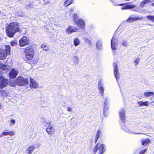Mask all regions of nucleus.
<instances>
[{
    "mask_svg": "<svg viewBox=\"0 0 154 154\" xmlns=\"http://www.w3.org/2000/svg\"><path fill=\"white\" fill-rule=\"evenodd\" d=\"M20 25L17 22L10 23L6 28L7 35L9 37H13L17 32H20Z\"/></svg>",
    "mask_w": 154,
    "mask_h": 154,
    "instance_id": "1",
    "label": "nucleus"
},
{
    "mask_svg": "<svg viewBox=\"0 0 154 154\" xmlns=\"http://www.w3.org/2000/svg\"><path fill=\"white\" fill-rule=\"evenodd\" d=\"M121 127L122 130L130 134H143L140 132H135L134 131H135L136 129L134 126L126 124H125L124 122H122L121 124Z\"/></svg>",
    "mask_w": 154,
    "mask_h": 154,
    "instance_id": "2",
    "label": "nucleus"
},
{
    "mask_svg": "<svg viewBox=\"0 0 154 154\" xmlns=\"http://www.w3.org/2000/svg\"><path fill=\"white\" fill-rule=\"evenodd\" d=\"M106 146L104 144L98 143L95 146L93 151V153L95 154L98 150V154H103L106 151Z\"/></svg>",
    "mask_w": 154,
    "mask_h": 154,
    "instance_id": "3",
    "label": "nucleus"
},
{
    "mask_svg": "<svg viewBox=\"0 0 154 154\" xmlns=\"http://www.w3.org/2000/svg\"><path fill=\"white\" fill-rule=\"evenodd\" d=\"M26 58L30 60L32 59L34 54V51L33 49H26L24 50Z\"/></svg>",
    "mask_w": 154,
    "mask_h": 154,
    "instance_id": "4",
    "label": "nucleus"
},
{
    "mask_svg": "<svg viewBox=\"0 0 154 154\" xmlns=\"http://www.w3.org/2000/svg\"><path fill=\"white\" fill-rule=\"evenodd\" d=\"M10 49H0V60H4L8 55L10 54Z\"/></svg>",
    "mask_w": 154,
    "mask_h": 154,
    "instance_id": "5",
    "label": "nucleus"
},
{
    "mask_svg": "<svg viewBox=\"0 0 154 154\" xmlns=\"http://www.w3.org/2000/svg\"><path fill=\"white\" fill-rule=\"evenodd\" d=\"M28 81L29 80L28 79H24L22 77H18L16 81L17 84L20 86L26 85L28 84Z\"/></svg>",
    "mask_w": 154,
    "mask_h": 154,
    "instance_id": "6",
    "label": "nucleus"
},
{
    "mask_svg": "<svg viewBox=\"0 0 154 154\" xmlns=\"http://www.w3.org/2000/svg\"><path fill=\"white\" fill-rule=\"evenodd\" d=\"M103 86V84L102 81L100 80L98 82L97 88L99 91L100 94L102 96L104 95V89Z\"/></svg>",
    "mask_w": 154,
    "mask_h": 154,
    "instance_id": "7",
    "label": "nucleus"
},
{
    "mask_svg": "<svg viewBox=\"0 0 154 154\" xmlns=\"http://www.w3.org/2000/svg\"><path fill=\"white\" fill-rule=\"evenodd\" d=\"M19 43L21 47H23L29 44V40L26 36H24L20 40Z\"/></svg>",
    "mask_w": 154,
    "mask_h": 154,
    "instance_id": "8",
    "label": "nucleus"
},
{
    "mask_svg": "<svg viewBox=\"0 0 154 154\" xmlns=\"http://www.w3.org/2000/svg\"><path fill=\"white\" fill-rule=\"evenodd\" d=\"M113 66L114 68V73L115 77L117 80L119 78V73L118 71L117 64L115 63H113Z\"/></svg>",
    "mask_w": 154,
    "mask_h": 154,
    "instance_id": "9",
    "label": "nucleus"
},
{
    "mask_svg": "<svg viewBox=\"0 0 154 154\" xmlns=\"http://www.w3.org/2000/svg\"><path fill=\"white\" fill-rule=\"evenodd\" d=\"M143 18V17H134L133 15H131L129 16L128 19L127 20V21L129 23H131L133 22Z\"/></svg>",
    "mask_w": 154,
    "mask_h": 154,
    "instance_id": "10",
    "label": "nucleus"
},
{
    "mask_svg": "<svg viewBox=\"0 0 154 154\" xmlns=\"http://www.w3.org/2000/svg\"><path fill=\"white\" fill-rule=\"evenodd\" d=\"M7 84V80L3 77H0V88L5 87Z\"/></svg>",
    "mask_w": 154,
    "mask_h": 154,
    "instance_id": "11",
    "label": "nucleus"
},
{
    "mask_svg": "<svg viewBox=\"0 0 154 154\" xmlns=\"http://www.w3.org/2000/svg\"><path fill=\"white\" fill-rule=\"evenodd\" d=\"M75 23L77 25L78 27L80 29H84L85 28V25L83 20L81 19L79 20L77 22H75Z\"/></svg>",
    "mask_w": 154,
    "mask_h": 154,
    "instance_id": "12",
    "label": "nucleus"
},
{
    "mask_svg": "<svg viewBox=\"0 0 154 154\" xmlns=\"http://www.w3.org/2000/svg\"><path fill=\"white\" fill-rule=\"evenodd\" d=\"M119 114L120 118L122 121V122H125V111L123 109H121L119 111Z\"/></svg>",
    "mask_w": 154,
    "mask_h": 154,
    "instance_id": "13",
    "label": "nucleus"
},
{
    "mask_svg": "<svg viewBox=\"0 0 154 154\" xmlns=\"http://www.w3.org/2000/svg\"><path fill=\"white\" fill-rule=\"evenodd\" d=\"M18 73V71L16 69H11L9 73V77L13 79L16 77Z\"/></svg>",
    "mask_w": 154,
    "mask_h": 154,
    "instance_id": "14",
    "label": "nucleus"
},
{
    "mask_svg": "<svg viewBox=\"0 0 154 154\" xmlns=\"http://www.w3.org/2000/svg\"><path fill=\"white\" fill-rule=\"evenodd\" d=\"M30 87L35 88L38 87V84L34 79L30 78Z\"/></svg>",
    "mask_w": 154,
    "mask_h": 154,
    "instance_id": "15",
    "label": "nucleus"
},
{
    "mask_svg": "<svg viewBox=\"0 0 154 154\" xmlns=\"http://www.w3.org/2000/svg\"><path fill=\"white\" fill-rule=\"evenodd\" d=\"M77 30V29L74 26H70L66 29V32L67 34H70L72 32H76Z\"/></svg>",
    "mask_w": 154,
    "mask_h": 154,
    "instance_id": "16",
    "label": "nucleus"
},
{
    "mask_svg": "<svg viewBox=\"0 0 154 154\" xmlns=\"http://www.w3.org/2000/svg\"><path fill=\"white\" fill-rule=\"evenodd\" d=\"M46 131L48 134L52 135L54 134L55 130L52 126L49 125L46 129Z\"/></svg>",
    "mask_w": 154,
    "mask_h": 154,
    "instance_id": "17",
    "label": "nucleus"
},
{
    "mask_svg": "<svg viewBox=\"0 0 154 154\" xmlns=\"http://www.w3.org/2000/svg\"><path fill=\"white\" fill-rule=\"evenodd\" d=\"M71 62L73 65H77L79 63V57L76 56H73L70 60Z\"/></svg>",
    "mask_w": 154,
    "mask_h": 154,
    "instance_id": "18",
    "label": "nucleus"
},
{
    "mask_svg": "<svg viewBox=\"0 0 154 154\" xmlns=\"http://www.w3.org/2000/svg\"><path fill=\"white\" fill-rule=\"evenodd\" d=\"M6 130L4 131L0 135V137H3L5 136L10 135L12 136L14 134L15 132L13 131H10L9 132L5 131Z\"/></svg>",
    "mask_w": 154,
    "mask_h": 154,
    "instance_id": "19",
    "label": "nucleus"
},
{
    "mask_svg": "<svg viewBox=\"0 0 154 154\" xmlns=\"http://www.w3.org/2000/svg\"><path fill=\"white\" fill-rule=\"evenodd\" d=\"M124 6L121 8V9L122 10H125L128 9L134 8L136 7L135 5L134 4L128 5L125 4V5H124Z\"/></svg>",
    "mask_w": 154,
    "mask_h": 154,
    "instance_id": "20",
    "label": "nucleus"
},
{
    "mask_svg": "<svg viewBox=\"0 0 154 154\" xmlns=\"http://www.w3.org/2000/svg\"><path fill=\"white\" fill-rule=\"evenodd\" d=\"M35 146L33 145L30 146L27 149L26 152L27 154H32V153L34 149Z\"/></svg>",
    "mask_w": 154,
    "mask_h": 154,
    "instance_id": "21",
    "label": "nucleus"
},
{
    "mask_svg": "<svg viewBox=\"0 0 154 154\" xmlns=\"http://www.w3.org/2000/svg\"><path fill=\"white\" fill-rule=\"evenodd\" d=\"M116 41L117 38L115 36H113L111 42V48H115L116 47Z\"/></svg>",
    "mask_w": 154,
    "mask_h": 154,
    "instance_id": "22",
    "label": "nucleus"
},
{
    "mask_svg": "<svg viewBox=\"0 0 154 154\" xmlns=\"http://www.w3.org/2000/svg\"><path fill=\"white\" fill-rule=\"evenodd\" d=\"M10 68V67L7 65V64H3L0 63V69L3 70H6L7 69H8Z\"/></svg>",
    "mask_w": 154,
    "mask_h": 154,
    "instance_id": "23",
    "label": "nucleus"
},
{
    "mask_svg": "<svg viewBox=\"0 0 154 154\" xmlns=\"http://www.w3.org/2000/svg\"><path fill=\"white\" fill-rule=\"evenodd\" d=\"M102 135V132L100 130H98L97 133L96 135L95 138L94 140V143H96L98 139L101 137Z\"/></svg>",
    "mask_w": 154,
    "mask_h": 154,
    "instance_id": "24",
    "label": "nucleus"
},
{
    "mask_svg": "<svg viewBox=\"0 0 154 154\" xmlns=\"http://www.w3.org/2000/svg\"><path fill=\"white\" fill-rule=\"evenodd\" d=\"M142 144L144 146H146L147 144L150 143V140L148 139H143L141 140Z\"/></svg>",
    "mask_w": 154,
    "mask_h": 154,
    "instance_id": "25",
    "label": "nucleus"
},
{
    "mask_svg": "<svg viewBox=\"0 0 154 154\" xmlns=\"http://www.w3.org/2000/svg\"><path fill=\"white\" fill-rule=\"evenodd\" d=\"M143 95L145 97H148L151 96H153L154 95V94L152 92H145L143 93Z\"/></svg>",
    "mask_w": 154,
    "mask_h": 154,
    "instance_id": "26",
    "label": "nucleus"
},
{
    "mask_svg": "<svg viewBox=\"0 0 154 154\" xmlns=\"http://www.w3.org/2000/svg\"><path fill=\"white\" fill-rule=\"evenodd\" d=\"M138 104L140 106H149V102L148 101H140L138 102Z\"/></svg>",
    "mask_w": 154,
    "mask_h": 154,
    "instance_id": "27",
    "label": "nucleus"
},
{
    "mask_svg": "<svg viewBox=\"0 0 154 154\" xmlns=\"http://www.w3.org/2000/svg\"><path fill=\"white\" fill-rule=\"evenodd\" d=\"M103 113L105 116H106V114H105V112L107 111L109 109V105L104 104L103 105Z\"/></svg>",
    "mask_w": 154,
    "mask_h": 154,
    "instance_id": "28",
    "label": "nucleus"
},
{
    "mask_svg": "<svg viewBox=\"0 0 154 154\" xmlns=\"http://www.w3.org/2000/svg\"><path fill=\"white\" fill-rule=\"evenodd\" d=\"M74 43L75 45H78L80 44V40L78 38H76L74 40Z\"/></svg>",
    "mask_w": 154,
    "mask_h": 154,
    "instance_id": "29",
    "label": "nucleus"
},
{
    "mask_svg": "<svg viewBox=\"0 0 154 154\" xmlns=\"http://www.w3.org/2000/svg\"><path fill=\"white\" fill-rule=\"evenodd\" d=\"M72 1V0H66L64 3V5L67 6L70 5Z\"/></svg>",
    "mask_w": 154,
    "mask_h": 154,
    "instance_id": "30",
    "label": "nucleus"
},
{
    "mask_svg": "<svg viewBox=\"0 0 154 154\" xmlns=\"http://www.w3.org/2000/svg\"><path fill=\"white\" fill-rule=\"evenodd\" d=\"M102 41L101 40H99L97 43L96 46L97 48H99V47H101L102 46Z\"/></svg>",
    "mask_w": 154,
    "mask_h": 154,
    "instance_id": "31",
    "label": "nucleus"
},
{
    "mask_svg": "<svg viewBox=\"0 0 154 154\" xmlns=\"http://www.w3.org/2000/svg\"><path fill=\"white\" fill-rule=\"evenodd\" d=\"M2 96H3L4 97H6L8 96L9 93L7 91L5 90L2 92Z\"/></svg>",
    "mask_w": 154,
    "mask_h": 154,
    "instance_id": "32",
    "label": "nucleus"
},
{
    "mask_svg": "<svg viewBox=\"0 0 154 154\" xmlns=\"http://www.w3.org/2000/svg\"><path fill=\"white\" fill-rule=\"evenodd\" d=\"M17 41L16 40H14L11 42V45L12 47H15L17 44Z\"/></svg>",
    "mask_w": 154,
    "mask_h": 154,
    "instance_id": "33",
    "label": "nucleus"
},
{
    "mask_svg": "<svg viewBox=\"0 0 154 154\" xmlns=\"http://www.w3.org/2000/svg\"><path fill=\"white\" fill-rule=\"evenodd\" d=\"M109 97L106 98L103 103L104 104L109 105Z\"/></svg>",
    "mask_w": 154,
    "mask_h": 154,
    "instance_id": "34",
    "label": "nucleus"
},
{
    "mask_svg": "<svg viewBox=\"0 0 154 154\" xmlns=\"http://www.w3.org/2000/svg\"><path fill=\"white\" fill-rule=\"evenodd\" d=\"M147 19L154 22V16L149 15L147 16Z\"/></svg>",
    "mask_w": 154,
    "mask_h": 154,
    "instance_id": "35",
    "label": "nucleus"
},
{
    "mask_svg": "<svg viewBox=\"0 0 154 154\" xmlns=\"http://www.w3.org/2000/svg\"><path fill=\"white\" fill-rule=\"evenodd\" d=\"M73 18L74 19V21L75 23V22H77L78 20V16L76 14H74L73 15Z\"/></svg>",
    "mask_w": 154,
    "mask_h": 154,
    "instance_id": "36",
    "label": "nucleus"
},
{
    "mask_svg": "<svg viewBox=\"0 0 154 154\" xmlns=\"http://www.w3.org/2000/svg\"><path fill=\"white\" fill-rule=\"evenodd\" d=\"M121 44L122 45L124 46L125 47H127L128 45L127 42L126 41H122L121 43Z\"/></svg>",
    "mask_w": 154,
    "mask_h": 154,
    "instance_id": "37",
    "label": "nucleus"
},
{
    "mask_svg": "<svg viewBox=\"0 0 154 154\" xmlns=\"http://www.w3.org/2000/svg\"><path fill=\"white\" fill-rule=\"evenodd\" d=\"M140 61V59L139 58H137L136 59L135 61H134V64L135 65H137L139 63Z\"/></svg>",
    "mask_w": 154,
    "mask_h": 154,
    "instance_id": "38",
    "label": "nucleus"
},
{
    "mask_svg": "<svg viewBox=\"0 0 154 154\" xmlns=\"http://www.w3.org/2000/svg\"><path fill=\"white\" fill-rule=\"evenodd\" d=\"M147 150V149H144L143 150H141L139 153V154H143L146 152Z\"/></svg>",
    "mask_w": 154,
    "mask_h": 154,
    "instance_id": "39",
    "label": "nucleus"
},
{
    "mask_svg": "<svg viewBox=\"0 0 154 154\" xmlns=\"http://www.w3.org/2000/svg\"><path fill=\"white\" fill-rule=\"evenodd\" d=\"M84 40L87 43H88L89 44H91V42L90 40H89V39H87L86 38H85Z\"/></svg>",
    "mask_w": 154,
    "mask_h": 154,
    "instance_id": "40",
    "label": "nucleus"
},
{
    "mask_svg": "<svg viewBox=\"0 0 154 154\" xmlns=\"http://www.w3.org/2000/svg\"><path fill=\"white\" fill-rule=\"evenodd\" d=\"M151 2V0H144L142 2L145 5L148 3L150 2Z\"/></svg>",
    "mask_w": 154,
    "mask_h": 154,
    "instance_id": "41",
    "label": "nucleus"
},
{
    "mask_svg": "<svg viewBox=\"0 0 154 154\" xmlns=\"http://www.w3.org/2000/svg\"><path fill=\"white\" fill-rule=\"evenodd\" d=\"M11 123V124L14 125L15 123V121L14 119H12L9 121Z\"/></svg>",
    "mask_w": 154,
    "mask_h": 154,
    "instance_id": "42",
    "label": "nucleus"
},
{
    "mask_svg": "<svg viewBox=\"0 0 154 154\" xmlns=\"http://www.w3.org/2000/svg\"><path fill=\"white\" fill-rule=\"evenodd\" d=\"M47 47H48L47 46V45H46L45 44H43L41 46V48H44Z\"/></svg>",
    "mask_w": 154,
    "mask_h": 154,
    "instance_id": "43",
    "label": "nucleus"
},
{
    "mask_svg": "<svg viewBox=\"0 0 154 154\" xmlns=\"http://www.w3.org/2000/svg\"><path fill=\"white\" fill-rule=\"evenodd\" d=\"M67 110L69 112H72V108L70 106L67 107Z\"/></svg>",
    "mask_w": 154,
    "mask_h": 154,
    "instance_id": "44",
    "label": "nucleus"
},
{
    "mask_svg": "<svg viewBox=\"0 0 154 154\" xmlns=\"http://www.w3.org/2000/svg\"><path fill=\"white\" fill-rule=\"evenodd\" d=\"M144 5L145 4L142 2L140 4V6L141 8H143L144 7Z\"/></svg>",
    "mask_w": 154,
    "mask_h": 154,
    "instance_id": "45",
    "label": "nucleus"
},
{
    "mask_svg": "<svg viewBox=\"0 0 154 154\" xmlns=\"http://www.w3.org/2000/svg\"><path fill=\"white\" fill-rule=\"evenodd\" d=\"M125 5V3H122V4H121L119 5L120 6H124Z\"/></svg>",
    "mask_w": 154,
    "mask_h": 154,
    "instance_id": "46",
    "label": "nucleus"
},
{
    "mask_svg": "<svg viewBox=\"0 0 154 154\" xmlns=\"http://www.w3.org/2000/svg\"><path fill=\"white\" fill-rule=\"evenodd\" d=\"M116 49H115V48H114V49H112V51L114 53H115L116 52Z\"/></svg>",
    "mask_w": 154,
    "mask_h": 154,
    "instance_id": "47",
    "label": "nucleus"
},
{
    "mask_svg": "<svg viewBox=\"0 0 154 154\" xmlns=\"http://www.w3.org/2000/svg\"><path fill=\"white\" fill-rule=\"evenodd\" d=\"M74 11V10L71 9L69 11V12L70 13H72Z\"/></svg>",
    "mask_w": 154,
    "mask_h": 154,
    "instance_id": "48",
    "label": "nucleus"
},
{
    "mask_svg": "<svg viewBox=\"0 0 154 154\" xmlns=\"http://www.w3.org/2000/svg\"><path fill=\"white\" fill-rule=\"evenodd\" d=\"M5 47L7 48H10V47L9 45L8 46H6Z\"/></svg>",
    "mask_w": 154,
    "mask_h": 154,
    "instance_id": "49",
    "label": "nucleus"
},
{
    "mask_svg": "<svg viewBox=\"0 0 154 154\" xmlns=\"http://www.w3.org/2000/svg\"><path fill=\"white\" fill-rule=\"evenodd\" d=\"M151 5L152 6H154V2Z\"/></svg>",
    "mask_w": 154,
    "mask_h": 154,
    "instance_id": "50",
    "label": "nucleus"
},
{
    "mask_svg": "<svg viewBox=\"0 0 154 154\" xmlns=\"http://www.w3.org/2000/svg\"><path fill=\"white\" fill-rule=\"evenodd\" d=\"M151 103H154V101H152L151 102Z\"/></svg>",
    "mask_w": 154,
    "mask_h": 154,
    "instance_id": "51",
    "label": "nucleus"
},
{
    "mask_svg": "<svg viewBox=\"0 0 154 154\" xmlns=\"http://www.w3.org/2000/svg\"><path fill=\"white\" fill-rule=\"evenodd\" d=\"M133 10L134 11H137V10H135V9H134Z\"/></svg>",
    "mask_w": 154,
    "mask_h": 154,
    "instance_id": "52",
    "label": "nucleus"
},
{
    "mask_svg": "<svg viewBox=\"0 0 154 154\" xmlns=\"http://www.w3.org/2000/svg\"><path fill=\"white\" fill-rule=\"evenodd\" d=\"M47 50H47L46 49H45V51H47Z\"/></svg>",
    "mask_w": 154,
    "mask_h": 154,
    "instance_id": "53",
    "label": "nucleus"
},
{
    "mask_svg": "<svg viewBox=\"0 0 154 154\" xmlns=\"http://www.w3.org/2000/svg\"><path fill=\"white\" fill-rule=\"evenodd\" d=\"M118 79H117V80H118ZM116 80H117V79H116ZM117 80V82H118V81H117V80Z\"/></svg>",
    "mask_w": 154,
    "mask_h": 154,
    "instance_id": "54",
    "label": "nucleus"
},
{
    "mask_svg": "<svg viewBox=\"0 0 154 154\" xmlns=\"http://www.w3.org/2000/svg\"><path fill=\"white\" fill-rule=\"evenodd\" d=\"M1 39V37H0V40Z\"/></svg>",
    "mask_w": 154,
    "mask_h": 154,
    "instance_id": "55",
    "label": "nucleus"
}]
</instances>
